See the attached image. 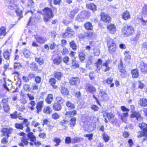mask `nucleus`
I'll return each instance as SVG.
<instances>
[{
	"label": "nucleus",
	"instance_id": "1",
	"mask_svg": "<svg viewBox=\"0 0 147 147\" xmlns=\"http://www.w3.org/2000/svg\"><path fill=\"white\" fill-rule=\"evenodd\" d=\"M123 35L126 37L132 35L134 32V29L132 26H125L122 29Z\"/></svg>",
	"mask_w": 147,
	"mask_h": 147
},
{
	"label": "nucleus",
	"instance_id": "2",
	"mask_svg": "<svg viewBox=\"0 0 147 147\" xmlns=\"http://www.w3.org/2000/svg\"><path fill=\"white\" fill-rule=\"evenodd\" d=\"M44 11L45 13L44 17V19L45 22L48 21L51 18H52L53 17V15L51 8L45 7L44 9Z\"/></svg>",
	"mask_w": 147,
	"mask_h": 147
},
{
	"label": "nucleus",
	"instance_id": "3",
	"mask_svg": "<svg viewBox=\"0 0 147 147\" xmlns=\"http://www.w3.org/2000/svg\"><path fill=\"white\" fill-rule=\"evenodd\" d=\"M139 127L143 131L141 132L140 134L138 135V138H140L142 137H145L147 138V124L143 123L141 124H139Z\"/></svg>",
	"mask_w": 147,
	"mask_h": 147
},
{
	"label": "nucleus",
	"instance_id": "4",
	"mask_svg": "<svg viewBox=\"0 0 147 147\" xmlns=\"http://www.w3.org/2000/svg\"><path fill=\"white\" fill-rule=\"evenodd\" d=\"M74 34V32L71 28L67 27L65 30V32L63 34L62 36L64 38H69L73 36Z\"/></svg>",
	"mask_w": 147,
	"mask_h": 147
},
{
	"label": "nucleus",
	"instance_id": "5",
	"mask_svg": "<svg viewBox=\"0 0 147 147\" xmlns=\"http://www.w3.org/2000/svg\"><path fill=\"white\" fill-rule=\"evenodd\" d=\"M131 109L132 110L131 112L132 113L131 115V117L132 118L135 117L137 120H140L142 119L140 114L138 112H134L135 107L133 105H131L130 106Z\"/></svg>",
	"mask_w": 147,
	"mask_h": 147
},
{
	"label": "nucleus",
	"instance_id": "6",
	"mask_svg": "<svg viewBox=\"0 0 147 147\" xmlns=\"http://www.w3.org/2000/svg\"><path fill=\"white\" fill-rule=\"evenodd\" d=\"M85 89L86 91L92 94L96 91V89L94 86L89 84H86Z\"/></svg>",
	"mask_w": 147,
	"mask_h": 147
},
{
	"label": "nucleus",
	"instance_id": "7",
	"mask_svg": "<svg viewBox=\"0 0 147 147\" xmlns=\"http://www.w3.org/2000/svg\"><path fill=\"white\" fill-rule=\"evenodd\" d=\"M12 131V129L11 128H3L1 130L3 135L8 138L9 137V134H11Z\"/></svg>",
	"mask_w": 147,
	"mask_h": 147
},
{
	"label": "nucleus",
	"instance_id": "8",
	"mask_svg": "<svg viewBox=\"0 0 147 147\" xmlns=\"http://www.w3.org/2000/svg\"><path fill=\"white\" fill-rule=\"evenodd\" d=\"M141 71L144 74H147V64L143 62H141L139 67Z\"/></svg>",
	"mask_w": 147,
	"mask_h": 147
},
{
	"label": "nucleus",
	"instance_id": "9",
	"mask_svg": "<svg viewBox=\"0 0 147 147\" xmlns=\"http://www.w3.org/2000/svg\"><path fill=\"white\" fill-rule=\"evenodd\" d=\"M80 82V79L77 77L72 78L70 80V84L71 85H78Z\"/></svg>",
	"mask_w": 147,
	"mask_h": 147
},
{
	"label": "nucleus",
	"instance_id": "10",
	"mask_svg": "<svg viewBox=\"0 0 147 147\" xmlns=\"http://www.w3.org/2000/svg\"><path fill=\"white\" fill-rule=\"evenodd\" d=\"M101 19L103 21L106 22H109L111 20V18L108 15L102 12L100 14Z\"/></svg>",
	"mask_w": 147,
	"mask_h": 147
},
{
	"label": "nucleus",
	"instance_id": "11",
	"mask_svg": "<svg viewBox=\"0 0 147 147\" xmlns=\"http://www.w3.org/2000/svg\"><path fill=\"white\" fill-rule=\"evenodd\" d=\"M52 59L53 61V63L57 65H59L61 62L62 58L59 55L55 58H52Z\"/></svg>",
	"mask_w": 147,
	"mask_h": 147
},
{
	"label": "nucleus",
	"instance_id": "12",
	"mask_svg": "<svg viewBox=\"0 0 147 147\" xmlns=\"http://www.w3.org/2000/svg\"><path fill=\"white\" fill-rule=\"evenodd\" d=\"M44 105L43 102L40 101L37 103L36 108L37 109L36 113H39L42 111V107Z\"/></svg>",
	"mask_w": 147,
	"mask_h": 147
},
{
	"label": "nucleus",
	"instance_id": "13",
	"mask_svg": "<svg viewBox=\"0 0 147 147\" xmlns=\"http://www.w3.org/2000/svg\"><path fill=\"white\" fill-rule=\"evenodd\" d=\"M110 32L112 34H115L116 31L115 26L113 24H111L107 27Z\"/></svg>",
	"mask_w": 147,
	"mask_h": 147
},
{
	"label": "nucleus",
	"instance_id": "14",
	"mask_svg": "<svg viewBox=\"0 0 147 147\" xmlns=\"http://www.w3.org/2000/svg\"><path fill=\"white\" fill-rule=\"evenodd\" d=\"M80 14L82 19L83 20L87 18L90 16L89 12L85 11H82Z\"/></svg>",
	"mask_w": 147,
	"mask_h": 147
},
{
	"label": "nucleus",
	"instance_id": "15",
	"mask_svg": "<svg viewBox=\"0 0 147 147\" xmlns=\"http://www.w3.org/2000/svg\"><path fill=\"white\" fill-rule=\"evenodd\" d=\"M102 61L100 59H98L97 61L96 62V67H97L96 69V71L97 73H99V70L102 67Z\"/></svg>",
	"mask_w": 147,
	"mask_h": 147
},
{
	"label": "nucleus",
	"instance_id": "16",
	"mask_svg": "<svg viewBox=\"0 0 147 147\" xmlns=\"http://www.w3.org/2000/svg\"><path fill=\"white\" fill-rule=\"evenodd\" d=\"M35 38L36 41L40 43H43L46 40L45 38L38 36H35Z\"/></svg>",
	"mask_w": 147,
	"mask_h": 147
},
{
	"label": "nucleus",
	"instance_id": "17",
	"mask_svg": "<svg viewBox=\"0 0 147 147\" xmlns=\"http://www.w3.org/2000/svg\"><path fill=\"white\" fill-rule=\"evenodd\" d=\"M87 7L94 11L96 10V6L93 3H90L86 5Z\"/></svg>",
	"mask_w": 147,
	"mask_h": 147
},
{
	"label": "nucleus",
	"instance_id": "18",
	"mask_svg": "<svg viewBox=\"0 0 147 147\" xmlns=\"http://www.w3.org/2000/svg\"><path fill=\"white\" fill-rule=\"evenodd\" d=\"M53 109L55 111H59L61 110L62 106L61 104L58 103H55L53 107Z\"/></svg>",
	"mask_w": 147,
	"mask_h": 147
},
{
	"label": "nucleus",
	"instance_id": "19",
	"mask_svg": "<svg viewBox=\"0 0 147 147\" xmlns=\"http://www.w3.org/2000/svg\"><path fill=\"white\" fill-rule=\"evenodd\" d=\"M71 61V67L74 69H76L79 67L78 62L76 60L75 58L73 59Z\"/></svg>",
	"mask_w": 147,
	"mask_h": 147
},
{
	"label": "nucleus",
	"instance_id": "20",
	"mask_svg": "<svg viewBox=\"0 0 147 147\" xmlns=\"http://www.w3.org/2000/svg\"><path fill=\"white\" fill-rule=\"evenodd\" d=\"M54 77L58 80L61 79L62 76V74L60 72L55 71L54 73Z\"/></svg>",
	"mask_w": 147,
	"mask_h": 147
},
{
	"label": "nucleus",
	"instance_id": "21",
	"mask_svg": "<svg viewBox=\"0 0 147 147\" xmlns=\"http://www.w3.org/2000/svg\"><path fill=\"white\" fill-rule=\"evenodd\" d=\"M120 64L118 65V68L120 70V71L121 73L124 74L126 72V70L123 67L122 61L120 60Z\"/></svg>",
	"mask_w": 147,
	"mask_h": 147
},
{
	"label": "nucleus",
	"instance_id": "22",
	"mask_svg": "<svg viewBox=\"0 0 147 147\" xmlns=\"http://www.w3.org/2000/svg\"><path fill=\"white\" fill-rule=\"evenodd\" d=\"M140 105L142 106H145L147 105V99L143 98L140 99L139 102Z\"/></svg>",
	"mask_w": 147,
	"mask_h": 147
},
{
	"label": "nucleus",
	"instance_id": "23",
	"mask_svg": "<svg viewBox=\"0 0 147 147\" xmlns=\"http://www.w3.org/2000/svg\"><path fill=\"white\" fill-rule=\"evenodd\" d=\"M130 16L128 11H126L124 12L122 15V18L125 20H127L130 18Z\"/></svg>",
	"mask_w": 147,
	"mask_h": 147
},
{
	"label": "nucleus",
	"instance_id": "24",
	"mask_svg": "<svg viewBox=\"0 0 147 147\" xmlns=\"http://www.w3.org/2000/svg\"><path fill=\"white\" fill-rule=\"evenodd\" d=\"M77 114V111L76 110H74L72 111H67L65 114V115H67L69 117H73Z\"/></svg>",
	"mask_w": 147,
	"mask_h": 147
},
{
	"label": "nucleus",
	"instance_id": "25",
	"mask_svg": "<svg viewBox=\"0 0 147 147\" xmlns=\"http://www.w3.org/2000/svg\"><path fill=\"white\" fill-rule=\"evenodd\" d=\"M61 92L63 96L67 95L69 94L68 89L65 87H62L61 90Z\"/></svg>",
	"mask_w": 147,
	"mask_h": 147
},
{
	"label": "nucleus",
	"instance_id": "26",
	"mask_svg": "<svg viewBox=\"0 0 147 147\" xmlns=\"http://www.w3.org/2000/svg\"><path fill=\"white\" fill-rule=\"evenodd\" d=\"M28 137L30 139V141L32 142H34L36 140V137L32 132H29L28 134Z\"/></svg>",
	"mask_w": 147,
	"mask_h": 147
},
{
	"label": "nucleus",
	"instance_id": "27",
	"mask_svg": "<svg viewBox=\"0 0 147 147\" xmlns=\"http://www.w3.org/2000/svg\"><path fill=\"white\" fill-rule=\"evenodd\" d=\"M85 56V53L81 51L80 52L79 54V59L81 62H83L84 61Z\"/></svg>",
	"mask_w": 147,
	"mask_h": 147
},
{
	"label": "nucleus",
	"instance_id": "28",
	"mask_svg": "<svg viewBox=\"0 0 147 147\" xmlns=\"http://www.w3.org/2000/svg\"><path fill=\"white\" fill-rule=\"evenodd\" d=\"M132 77L134 78H137L139 75L138 70L137 69H134L131 71Z\"/></svg>",
	"mask_w": 147,
	"mask_h": 147
},
{
	"label": "nucleus",
	"instance_id": "29",
	"mask_svg": "<svg viewBox=\"0 0 147 147\" xmlns=\"http://www.w3.org/2000/svg\"><path fill=\"white\" fill-rule=\"evenodd\" d=\"M53 99V95L51 94H49L48 95L47 98L45 100V101L47 103L50 104L52 101Z\"/></svg>",
	"mask_w": 147,
	"mask_h": 147
},
{
	"label": "nucleus",
	"instance_id": "30",
	"mask_svg": "<svg viewBox=\"0 0 147 147\" xmlns=\"http://www.w3.org/2000/svg\"><path fill=\"white\" fill-rule=\"evenodd\" d=\"M107 45L108 47L110 46H113L114 45H116L113 40L110 38H108L107 39Z\"/></svg>",
	"mask_w": 147,
	"mask_h": 147
},
{
	"label": "nucleus",
	"instance_id": "31",
	"mask_svg": "<svg viewBox=\"0 0 147 147\" xmlns=\"http://www.w3.org/2000/svg\"><path fill=\"white\" fill-rule=\"evenodd\" d=\"M84 27L87 30H91L92 29V25L90 22H87L84 24Z\"/></svg>",
	"mask_w": 147,
	"mask_h": 147
},
{
	"label": "nucleus",
	"instance_id": "32",
	"mask_svg": "<svg viewBox=\"0 0 147 147\" xmlns=\"http://www.w3.org/2000/svg\"><path fill=\"white\" fill-rule=\"evenodd\" d=\"M69 44L70 47L74 50L77 49V46L74 40H73L69 42Z\"/></svg>",
	"mask_w": 147,
	"mask_h": 147
},
{
	"label": "nucleus",
	"instance_id": "33",
	"mask_svg": "<svg viewBox=\"0 0 147 147\" xmlns=\"http://www.w3.org/2000/svg\"><path fill=\"white\" fill-rule=\"evenodd\" d=\"M76 118L74 117L71 118L70 120L69 124L70 127H72L75 126L76 123Z\"/></svg>",
	"mask_w": 147,
	"mask_h": 147
},
{
	"label": "nucleus",
	"instance_id": "34",
	"mask_svg": "<svg viewBox=\"0 0 147 147\" xmlns=\"http://www.w3.org/2000/svg\"><path fill=\"white\" fill-rule=\"evenodd\" d=\"M109 63V60H108L107 61H106V62L104 63L102 65V66L105 67V69L104 70L105 72H106L110 69V67L108 66V65Z\"/></svg>",
	"mask_w": 147,
	"mask_h": 147
},
{
	"label": "nucleus",
	"instance_id": "35",
	"mask_svg": "<svg viewBox=\"0 0 147 147\" xmlns=\"http://www.w3.org/2000/svg\"><path fill=\"white\" fill-rule=\"evenodd\" d=\"M10 53L9 52L8 50H5L3 52V55L4 57L6 60H9Z\"/></svg>",
	"mask_w": 147,
	"mask_h": 147
},
{
	"label": "nucleus",
	"instance_id": "36",
	"mask_svg": "<svg viewBox=\"0 0 147 147\" xmlns=\"http://www.w3.org/2000/svg\"><path fill=\"white\" fill-rule=\"evenodd\" d=\"M56 103H58L61 105L63 104L64 102V100L60 96H58L56 98Z\"/></svg>",
	"mask_w": 147,
	"mask_h": 147
},
{
	"label": "nucleus",
	"instance_id": "37",
	"mask_svg": "<svg viewBox=\"0 0 147 147\" xmlns=\"http://www.w3.org/2000/svg\"><path fill=\"white\" fill-rule=\"evenodd\" d=\"M83 140V138H82L76 137L73 139L72 143L74 144L76 143L82 141Z\"/></svg>",
	"mask_w": 147,
	"mask_h": 147
},
{
	"label": "nucleus",
	"instance_id": "38",
	"mask_svg": "<svg viewBox=\"0 0 147 147\" xmlns=\"http://www.w3.org/2000/svg\"><path fill=\"white\" fill-rule=\"evenodd\" d=\"M66 105L68 107L69 109H72L75 107L74 104L71 103L70 101H67L66 102Z\"/></svg>",
	"mask_w": 147,
	"mask_h": 147
},
{
	"label": "nucleus",
	"instance_id": "39",
	"mask_svg": "<svg viewBox=\"0 0 147 147\" xmlns=\"http://www.w3.org/2000/svg\"><path fill=\"white\" fill-rule=\"evenodd\" d=\"M30 69L32 70L36 71L38 68V66L36 63L34 62H32L30 65Z\"/></svg>",
	"mask_w": 147,
	"mask_h": 147
},
{
	"label": "nucleus",
	"instance_id": "40",
	"mask_svg": "<svg viewBox=\"0 0 147 147\" xmlns=\"http://www.w3.org/2000/svg\"><path fill=\"white\" fill-rule=\"evenodd\" d=\"M6 34V28L4 27H2L0 29V35L5 36Z\"/></svg>",
	"mask_w": 147,
	"mask_h": 147
},
{
	"label": "nucleus",
	"instance_id": "41",
	"mask_svg": "<svg viewBox=\"0 0 147 147\" xmlns=\"http://www.w3.org/2000/svg\"><path fill=\"white\" fill-rule=\"evenodd\" d=\"M36 61L40 65H42L44 64V61L43 59L41 58L36 57L35 58Z\"/></svg>",
	"mask_w": 147,
	"mask_h": 147
},
{
	"label": "nucleus",
	"instance_id": "42",
	"mask_svg": "<svg viewBox=\"0 0 147 147\" xmlns=\"http://www.w3.org/2000/svg\"><path fill=\"white\" fill-rule=\"evenodd\" d=\"M51 109L49 107H46L44 108L43 112L46 113H51Z\"/></svg>",
	"mask_w": 147,
	"mask_h": 147
},
{
	"label": "nucleus",
	"instance_id": "43",
	"mask_svg": "<svg viewBox=\"0 0 147 147\" xmlns=\"http://www.w3.org/2000/svg\"><path fill=\"white\" fill-rule=\"evenodd\" d=\"M22 67V66L20 63L18 62H16L14 63V69H21Z\"/></svg>",
	"mask_w": 147,
	"mask_h": 147
},
{
	"label": "nucleus",
	"instance_id": "44",
	"mask_svg": "<svg viewBox=\"0 0 147 147\" xmlns=\"http://www.w3.org/2000/svg\"><path fill=\"white\" fill-rule=\"evenodd\" d=\"M124 54L125 55V60L127 61L130 59L131 56L130 55V52L129 51H125Z\"/></svg>",
	"mask_w": 147,
	"mask_h": 147
},
{
	"label": "nucleus",
	"instance_id": "45",
	"mask_svg": "<svg viewBox=\"0 0 147 147\" xmlns=\"http://www.w3.org/2000/svg\"><path fill=\"white\" fill-rule=\"evenodd\" d=\"M23 53L24 56L27 58L29 57L30 54V51L26 49H24Z\"/></svg>",
	"mask_w": 147,
	"mask_h": 147
},
{
	"label": "nucleus",
	"instance_id": "46",
	"mask_svg": "<svg viewBox=\"0 0 147 147\" xmlns=\"http://www.w3.org/2000/svg\"><path fill=\"white\" fill-rule=\"evenodd\" d=\"M93 59V57L92 56L89 57L88 59V61L86 64V67H88L92 63V60Z\"/></svg>",
	"mask_w": 147,
	"mask_h": 147
},
{
	"label": "nucleus",
	"instance_id": "47",
	"mask_svg": "<svg viewBox=\"0 0 147 147\" xmlns=\"http://www.w3.org/2000/svg\"><path fill=\"white\" fill-rule=\"evenodd\" d=\"M68 121L66 119H63L60 122L61 125L63 126L66 127L67 126V125L68 124Z\"/></svg>",
	"mask_w": 147,
	"mask_h": 147
},
{
	"label": "nucleus",
	"instance_id": "48",
	"mask_svg": "<svg viewBox=\"0 0 147 147\" xmlns=\"http://www.w3.org/2000/svg\"><path fill=\"white\" fill-rule=\"evenodd\" d=\"M93 35V33L90 32L88 31L85 33V36L86 37V38H91Z\"/></svg>",
	"mask_w": 147,
	"mask_h": 147
},
{
	"label": "nucleus",
	"instance_id": "49",
	"mask_svg": "<svg viewBox=\"0 0 147 147\" xmlns=\"http://www.w3.org/2000/svg\"><path fill=\"white\" fill-rule=\"evenodd\" d=\"M116 45H114L113 46L109 47V51L110 53H112L114 52L116 49Z\"/></svg>",
	"mask_w": 147,
	"mask_h": 147
},
{
	"label": "nucleus",
	"instance_id": "50",
	"mask_svg": "<svg viewBox=\"0 0 147 147\" xmlns=\"http://www.w3.org/2000/svg\"><path fill=\"white\" fill-rule=\"evenodd\" d=\"M61 53L62 55H65L68 54L69 51L66 48L64 47L62 50L61 51Z\"/></svg>",
	"mask_w": 147,
	"mask_h": 147
},
{
	"label": "nucleus",
	"instance_id": "51",
	"mask_svg": "<svg viewBox=\"0 0 147 147\" xmlns=\"http://www.w3.org/2000/svg\"><path fill=\"white\" fill-rule=\"evenodd\" d=\"M3 106L5 111L7 112L9 110L10 108L8 104L3 105Z\"/></svg>",
	"mask_w": 147,
	"mask_h": 147
},
{
	"label": "nucleus",
	"instance_id": "52",
	"mask_svg": "<svg viewBox=\"0 0 147 147\" xmlns=\"http://www.w3.org/2000/svg\"><path fill=\"white\" fill-rule=\"evenodd\" d=\"M99 92L100 94V95L102 97L105 99H106L107 97L106 93L101 90H100Z\"/></svg>",
	"mask_w": 147,
	"mask_h": 147
},
{
	"label": "nucleus",
	"instance_id": "53",
	"mask_svg": "<svg viewBox=\"0 0 147 147\" xmlns=\"http://www.w3.org/2000/svg\"><path fill=\"white\" fill-rule=\"evenodd\" d=\"M15 126L18 129H23L24 128L23 123H16Z\"/></svg>",
	"mask_w": 147,
	"mask_h": 147
},
{
	"label": "nucleus",
	"instance_id": "54",
	"mask_svg": "<svg viewBox=\"0 0 147 147\" xmlns=\"http://www.w3.org/2000/svg\"><path fill=\"white\" fill-rule=\"evenodd\" d=\"M77 13V12L76 11V10L73 9L70 12L69 15V17L72 18H74L75 14Z\"/></svg>",
	"mask_w": 147,
	"mask_h": 147
},
{
	"label": "nucleus",
	"instance_id": "55",
	"mask_svg": "<svg viewBox=\"0 0 147 147\" xmlns=\"http://www.w3.org/2000/svg\"><path fill=\"white\" fill-rule=\"evenodd\" d=\"M102 136L105 142H107L109 139V137L105 133L102 134Z\"/></svg>",
	"mask_w": 147,
	"mask_h": 147
},
{
	"label": "nucleus",
	"instance_id": "56",
	"mask_svg": "<svg viewBox=\"0 0 147 147\" xmlns=\"http://www.w3.org/2000/svg\"><path fill=\"white\" fill-rule=\"evenodd\" d=\"M53 141L56 143V144L55 145V146L59 145V143L61 142V140L59 138H55Z\"/></svg>",
	"mask_w": 147,
	"mask_h": 147
},
{
	"label": "nucleus",
	"instance_id": "57",
	"mask_svg": "<svg viewBox=\"0 0 147 147\" xmlns=\"http://www.w3.org/2000/svg\"><path fill=\"white\" fill-rule=\"evenodd\" d=\"M56 80L54 78H51L49 81V82L51 84L53 87H54V85L56 82Z\"/></svg>",
	"mask_w": 147,
	"mask_h": 147
},
{
	"label": "nucleus",
	"instance_id": "58",
	"mask_svg": "<svg viewBox=\"0 0 147 147\" xmlns=\"http://www.w3.org/2000/svg\"><path fill=\"white\" fill-rule=\"evenodd\" d=\"M16 12L18 16H20V17H19L18 18L19 20L21 18H22L23 17L22 16H21L22 14V11L18 9L16 11Z\"/></svg>",
	"mask_w": 147,
	"mask_h": 147
},
{
	"label": "nucleus",
	"instance_id": "59",
	"mask_svg": "<svg viewBox=\"0 0 147 147\" xmlns=\"http://www.w3.org/2000/svg\"><path fill=\"white\" fill-rule=\"evenodd\" d=\"M142 12L145 14H147V4H145L143 7Z\"/></svg>",
	"mask_w": 147,
	"mask_h": 147
},
{
	"label": "nucleus",
	"instance_id": "60",
	"mask_svg": "<svg viewBox=\"0 0 147 147\" xmlns=\"http://www.w3.org/2000/svg\"><path fill=\"white\" fill-rule=\"evenodd\" d=\"M106 115L109 119L110 120L111 119L113 118L114 117V115L111 113H107Z\"/></svg>",
	"mask_w": 147,
	"mask_h": 147
},
{
	"label": "nucleus",
	"instance_id": "61",
	"mask_svg": "<svg viewBox=\"0 0 147 147\" xmlns=\"http://www.w3.org/2000/svg\"><path fill=\"white\" fill-rule=\"evenodd\" d=\"M34 3L33 0H28L27 2V5L29 7H32Z\"/></svg>",
	"mask_w": 147,
	"mask_h": 147
},
{
	"label": "nucleus",
	"instance_id": "62",
	"mask_svg": "<svg viewBox=\"0 0 147 147\" xmlns=\"http://www.w3.org/2000/svg\"><path fill=\"white\" fill-rule=\"evenodd\" d=\"M71 138L69 137H66L65 139V142L66 144H68L71 143Z\"/></svg>",
	"mask_w": 147,
	"mask_h": 147
},
{
	"label": "nucleus",
	"instance_id": "63",
	"mask_svg": "<svg viewBox=\"0 0 147 147\" xmlns=\"http://www.w3.org/2000/svg\"><path fill=\"white\" fill-rule=\"evenodd\" d=\"M23 88L26 91H29L30 90V86L28 84H25Z\"/></svg>",
	"mask_w": 147,
	"mask_h": 147
},
{
	"label": "nucleus",
	"instance_id": "64",
	"mask_svg": "<svg viewBox=\"0 0 147 147\" xmlns=\"http://www.w3.org/2000/svg\"><path fill=\"white\" fill-rule=\"evenodd\" d=\"M10 116L12 118L16 119L17 118V112L16 111L15 112L10 115Z\"/></svg>",
	"mask_w": 147,
	"mask_h": 147
}]
</instances>
